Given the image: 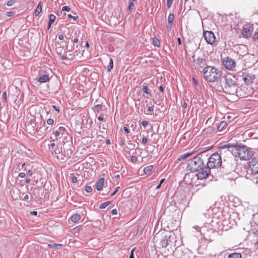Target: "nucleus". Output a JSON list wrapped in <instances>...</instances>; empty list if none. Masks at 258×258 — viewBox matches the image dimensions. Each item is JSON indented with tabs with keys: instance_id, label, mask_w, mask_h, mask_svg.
Masks as SVG:
<instances>
[{
	"instance_id": "49530a36",
	"label": "nucleus",
	"mask_w": 258,
	"mask_h": 258,
	"mask_svg": "<svg viewBox=\"0 0 258 258\" xmlns=\"http://www.w3.org/2000/svg\"><path fill=\"white\" fill-rule=\"evenodd\" d=\"M72 181L73 183H76L77 182V177L74 176L72 177Z\"/></svg>"
},
{
	"instance_id": "c9c22d12",
	"label": "nucleus",
	"mask_w": 258,
	"mask_h": 258,
	"mask_svg": "<svg viewBox=\"0 0 258 258\" xmlns=\"http://www.w3.org/2000/svg\"><path fill=\"white\" fill-rule=\"evenodd\" d=\"M54 120L52 118H49L47 120V123L49 125H51L53 123Z\"/></svg>"
},
{
	"instance_id": "4468645a",
	"label": "nucleus",
	"mask_w": 258,
	"mask_h": 258,
	"mask_svg": "<svg viewBox=\"0 0 258 258\" xmlns=\"http://www.w3.org/2000/svg\"><path fill=\"white\" fill-rule=\"evenodd\" d=\"M48 246L50 248H54L55 249H60L63 246L62 244H61L55 243L48 244Z\"/></svg>"
},
{
	"instance_id": "72a5a7b5",
	"label": "nucleus",
	"mask_w": 258,
	"mask_h": 258,
	"mask_svg": "<svg viewBox=\"0 0 258 258\" xmlns=\"http://www.w3.org/2000/svg\"><path fill=\"white\" fill-rule=\"evenodd\" d=\"M154 110V107L153 106H149L148 108V110H147V111H149V112H151V111H153ZM144 113L146 114H148V112H146L145 111Z\"/></svg>"
},
{
	"instance_id": "ea45409f",
	"label": "nucleus",
	"mask_w": 258,
	"mask_h": 258,
	"mask_svg": "<svg viewBox=\"0 0 258 258\" xmlns=\"http://www.w3.org/2000/svg\"><path fill=\"white\" fill-rule=\"evenodd\" d=\"M120 189L119 186H117L116 187L115 190L111 194V196H113L115 195V194Z\"/></svg>"
},
{
	"instance_id": "9b49d317",
	"label": "nucleus",
	"mask_w": 258,
	"mask_h": 258,
	"mask_svg": "<svg viewBox=\"0 0 258 258\" xmlns=\"http://www.w3.org/2000/svg\"><path fill=\"white\" fill-rule=\"evenodd\" d=\"M172 236V234L170 233L166 234L163 239L161 241V245L162 247H166L169 244V243L171 241V237Z\"/></svg>"
},
{
	"instance_id": "680f3d73",
	"label": "nucleus",
	"mask_w": 258,
	"mask_h": 258,
	"mask_svg": "<svg viewBox=\"0 0 258 258\" xmlns=\"http://www.w3.org/2000/svg\"><path fill=\"white\" fill-rule=\"evenodd\" d=\"M159 90H160V91H161V92H163V91H164V88L163 87V86H160L159 87Z\"/></svg>"
},
{
	"instance_id": "4d7b16f0",
	"label": "nucleus",
	"mask_w": 258,
	"mask_h": 258,
	"mask_svg": "<svg viewBox=\"0 0 258 258\" xmlns=\"http://www.w3.org/2000/svg\"><path fill=\"white\" fill-rule=\"evenodd\" d=\"M123 130L125 132H126V133H129L130 132V131L127 128V127H125V126H124L123 127Z\"/></svg>"
},
{
	"instance_id": "09e8293b",
	"label": "nucleus",
	"mask_w": 258,
	"mask_h": 258,
	"mask_svg": "<svg viewBox=\"0 0 258 258\" xmlns=\"http://www.w3.org/2000/svg\"><path fill=\"white\" fill-rule=\"evenodd\" d=\"M58 130L60 132H64L66 131V128L65 127H63V126H60L59 128H58Z\"/></svg>"
},
{
	"instance_id": "2f4dec72",
	"label": "nucleus",
	"mask_w": 258,
	"mask_h": 258,
	"mask_svg": "<svg viewBox=\"0 0 258 258\" xmlns=\"http://www.w3.org/2000/svg\"><path fill=\"white\" fill-rule=\"evenodd\" d=\"M85 190L87 192H91L92 191V188L90 186L87 185L85 187Z\"/></svg>"
},
{
	"instance_id": "37998d69",
	"label": "nucleus",
	"mask_w": 258,
	"mask_h": 258,
	"mask_svg": "<svg viewBox=\"0 0 258 258\" xmlns=\"http://www.w3.org/2000/svg\"><path fill=\"white\" fill-rule=\"evenodd\" d=\"M142 125L144 127H146L148 124V122L147 121H142L141 122Z\"/></svg>"
},
{
	"instance_id": "f704fd0d",
	"label": "nucleus",
	"mask_w": 258,
	"mask_h": 258,
	"mask_svg": "<svg viewBox=\"0 0 258 258\" xmlns=\"http://www.w3.org/2000/svg\"><path fill=\"white\" fill-rule=\"evenodd\" d=\"M165 181V179H162L160 180L159 184L156 186V189H158L160 188L161 184L164 182Z\"/></svg>"
},
{
	"instance_id": "13d9d810",
	"label": "nucleus",
	"mask_w": 258,
	"mask_h": 258,
	"mask_svg": "<svg viewBox=\"0 0 258 258\" xmlns=\"http://www.w3.org/2000/svg\"><path fill=\"white\" fill-rule=\"evenodd\" d=\"M193 228H194V229H196L197 230H198V231H199V232H201V230H200H200H199V227L198 226L196 225V226H194V227H193ZM201 233L202 234V233Z\"/></svg>"
},
{
	"instance_id": "e2e57ef3",
	"label": "nucleus",
	"mask_w": 258,
	"mask_h": 258,
	"mask_svg": "<svg viewBox=\"0 0 258 258\" xmlns=\"http://www.w3.org/2000/svg\"><path fill=\"white\" fill-rule=\"evenodd\" d=\"M29 199V196L28 195H26L24 196L23 198V200H27Z\"/></svg>"
},
{
	"instance_id": "a211bd4d",
	"label": "nucleus",
	"mask_w": 258,
	"mask_h": 258,
	"mask_svg": "<svg viewBox=\"0 0 258 258\" xmlns=\"http://www.w3.org/2000/svg\"><path fill=\"white\" fill-rule=\"evenodd\" d=\"M242 255L240 253L238 252H234L231 254H230L227 258H241Z\"/></svg>"
},
{
	"instance_id": "8fccbe9b",
	"label": "nucleus",
	"mask_w": 258,
	"mask_h": 258,
	"mask_svg": "<svg viewBox=\"0 0 258 258\" xmlns=\"http://www.w3.org/2000/svg\"><path fill=\"white\" fill-rule=\"evenodd\" d=\"M52 107L58 112H59L60 111V110H59V108L58 107L56 106H55V105H52Z\"/></svg>"
},
{
	"instance_id": "0e129e2a",
	"label": "nucleus",
	"mask_w": 258,
	"mask_h": 258,
	"mask_svg": "<svg viewBox=\"0 0 258 258\" xmlns=\"http://www.w3.org/2000/svg\"><path fill=\"white\" fill-rule=\"evenodd\" d=\"M177 41H178V44L179 45H181V39H180V38H179V37H178V38H177Z\"/></svg>"
},
{
	"instance_id": "39448f33",
	"label": "nucleus",
	"mask_w": 258,
	"mask_h": 258,
	"mask_svg": "<svg viewBox=\"0 0 258 258\" xmlns=\"http://www.w3.org/2000/svg\"><path fill=\"white\" fill-rule=\"evenodd\" d=\"M204 161L200 157L196 156L189 161L187 169L191 172L197 171L199 168L203 167Z\"/></svg>"
},
{
	"instance_id": "c756f323",
	"label": "nucleus",
	"mask_w": 258,
	"mask_h": 258,
	"mask_svg": "<svg viewBox=\"0 0 258 258\" xmlns=\"http://www.w3.org/2000/svg\"><path fill=\"white\" fill-rule=\"evenodd\" d=\"M153 43L156 46H159L160 44V41L156 38H153Z\"/></svg>"
},
{
	"instance_id": "774afa93",
	"label": "nucleus",
	"mask_w": 258,
	"mask_h": 258,
	"mask_svg": "<svg viewBox=\"0 0 258 258\" xmlns=\"http://www.w3.org/2000/svg\"><path fill=\"white\" fill-rule=\"evenodd\" d=\"M254 246L256 248H258V241L254 243Z\"/></svg>"
},
{
	"instance_id": "dca6fc26",
	"label": "nucleus",
	"mask_w": 258,
	"mask_h": 258,
	"mask_svg": "<svg viewBox=\"0 0 258 258\" xmlns=\"http://www.w3.org/2000/svg\"><path fill=\"white\" fill-rule=\"evenodd\" d=\"M49 76L47 75H43L41 76L38 79V82L40 83H45L49 81Z\"/></svg>"
},
{
	"instance_id": "864d4df0",
	"label": "nucleus",
	"mask_w": 258,
	"mask_h": 258,
	"mask_svg": "<svg viewBox=\"0 0 258 258\" xmlns=\"http://www.w3.org/2000/svg\"><path fill=\"white\" fill-rule=\"evenodd\" d=\"M142 142L143 144H146L147 142V139L145 138H143L142 140Z\"/></svg>"
},
{
	"instance_id": "0eeeda50",
	"label": "nucleus",
	"mask_w": 258,
	"mask_h": 258,
	"mask_svg": "<svg viewBox=\"0 0 258 258\" xmlns=\"http://www.w3.org/2000/svg\"><path fill=\"white\" fill-rule=\"evenodd\" d=\"M222 63L225 68L228 70H233L236 66L235 61L229 57L223 58Z\"/></svg>"
},
{
	"instance_id": "f8f14e48",
	"label": "nucleus",
	"mask_w": 258,
	"mask_h": 258,
	"mask_svg": "<svg viewBox=\"0 0 258 258\" xmlns=\"http://www.w3.org/2000/svg\"><path fill=\"white\" fill-rule=\"evenodd\" d=\"M104 178L102 177L99 179V180L97 183V185H96V189L98 191H99L101 189H102V188L103 186V185H104Z\"/></svg>"
},
{
	"instance_id": "2eb2a0df",
	"label": "nucleus",
	"mask_w": 258,
	"mask_h": 258,
	"mask_svg": "<svg viewBox=\"0 0 258 258\" xmlns=\"http://www.w3.org/2000/svg\"><path fill=\"white\" fill-rule=\"evenodd\" d=\"M242 34L243 37L248 38L251 34V32L249 29L244 28L242 30Z\"/></svg>"
},
{
	"instance_id": "7c9ffc66",
	"label": "nucleus",
	"mask_w": 258,
	"mask_h": 258,
	"mask_svg": "<svg viewBox=\"0 0 258 258\" xmlns=\"http://www.w3.org/2000/svg\"><path fill=\"white\" fill-rule=\"evenodd\" d=\"M143 92L149 95L150 93L148 92V88L147 86H144L142 88Z\"/></svg>"
},
{
	"instance_id": "4c0bfd02",
	"label": "nucleus",
	"mask_w": 258,
	"mask_h": 258,
	"mask_svg": "<svg viewBox=\"0 0 258 258\" xmlns=\"http://www.w3.org/2000/svg\"><path fill=\"white\" fill-rule=\"evenodd\" d=\"M68 18L73 19L74 21L77 20L78 19V16H76V17L73 16H72L71 14L68 15Z\"/></svg>"
},
{
	"instance_id": "6ab92c4d",
	"label": "nucleus",
	"mask_w": 258,
	"mask_h": 258,
	"mask_svg": "<svg viewBox=\"0 0 258 258\" xmlns=\"http://www.w3.org/2000/svg\"><path fill=\"white\" fill-rule=\"evenodd\" d=\"M80 219V216L79 214H76L72 216L71 220L73 222H77Z\"/></svg>"
},
{
	"instance_id": "e433bc0d",
	"label": "nucleus",
	"mask_w": 258,
	"mask_h": 258,
	"mask_svg": "<svg viewBox=\"0 0 258 258\" xmlns=\"http://www.w3.org/2000/svg\"><path fill=\"white\" fill-rule=\"evenodd\" d=\"M173 0H167V7L170 8L172 3Z\"/></svg>"
},
{
	"instance_id": "bf43d9fd",
	"label": "nucleus",
	"mask_w": 258,
	"mask_h": 258,
	"mask_svg": "<svg viewBox=\"0 0 258 258\" xmlns=\"http://www.w3.org/2000/svg\"><path fill=\"white\" fill-rule=\"evenodd\" d=\"M31 215L36 216L37 215V212L36 211H32L30 212Z\"/></svg>"
},
{
	"instance_id": "c03bdc74",
	"label": "nucleus",
	"mask_w": 258,
	"mask_h": 258,
	"mask_svg": "<svg viewBox=\"0 0 258 258\" xmlns=\"http://www.w3.org/2000/svg\"><path fill=\"white\" fill-rule=\"evenodd\" d=\"M13 15H14V13L13 12H8L6 13L7 16H8L9 17L12 16Z\"/></svg>"
},
{
	"instance_id": "f3484780",
	"label": "nucleus",
	"mask_w": 258,
	"mask_h": 258,
	"mask_svg": "<svg viewBox=\"0 0 258 258\" xmlns=\"http://www.w3.org/2000/svg\"><path fill=\"white\" fill-rule=\"evenodd\" d=\"M42 11L41 3L39 2L35 11V16H38Z\"/></svg>"
},
{
	"instance_id": "5fc2aeb1",
	"label": "nucleus",
	"mask_w": 258,
	"mask_h": 258,
	"mask_svg": "<svg viewBox=\"0 0 258 258\" xmlns=\"http://www.w3.org/2000/svg\"><path fill=\"white\" fill-rule=\"evenodd\" d=\"M60 132L59 131H55L54 135L56 137L59 136Z\"/></svg>"
},
{
	"instance_id": "20e7f679",
	"label": "nucleus",
	"mask_w": 258,
	"mask_h": 258,
	"mask_svg": "<svg viewBox=\"0 0 258 258\" xmlns=\"http://www.w3.org/2000/svg\"><path fill=\"white\" fill-rule=\"evenodd\" d=\"M208 167L211 169L220 168V170L223 168V167H221L222 165V159L221 155L218 153L213 154L208 159L207 163Z\"/></svg>"
},
{
	"instance_id": "de8ad7c7",
	"label": "nucleus",
	"mask_w": 258,
	"mask_h": 258,
	"mask_svg": "<svg viewBox=\"0 0 258 258\" xmlns=\"http://www.w3.org/2000/svg\"><path fill=\"white\" fill-rule=\"evenodd\" d=\"M3 96L4 99L6 101H7V93L6 91L4 92L3 93Z\"/></svg>"
},
{
	"instance_id": "58836bf2",
	"label": "nucleus",
	"mask_w": 258,
	"mask_h": 258,
	"mask_svg": "<svg viewBox=\"0 0 258 258\" xmlns=\"http://www.w3.org/2000/svg\"><path fill=\"white\" fill-rule=\"evenodd\" d=\"M62 10L63 11H67V12H69L70 11V8L68 7V6H63L62 8Z\"/></svg>"
},
{
	"instance_id": "cd10ccee",
	"label": "nucleus",
	"mask_w": 258,
	"mask_h": 258,
	"mask_svg": "<svg viewBox=\"0 0 258 258\" xmlns=\"http://www.w3.org/2000/svg\"><path fill=\"white\" fill-rule=\"evenodd\" d=\"M204 61L205 60L201 57H198L196 60V62L197 64L199 65H201L202 64H203Z\"/></svg>"
},
{
	"instance_id": "f03ea898",
	"label": "nucleus",
	"mask_w": 258,
	"mask_h": 258,
	"mask_svg": "<svg viewBox=\"0 0 258 258\" xmlns=\"http://www.w3.org/2000/svg\"><path fill=\"white\" fill-rule=\"evenodd\" d=\"M205 79L211 83L217 81L221 77V72L214 67L207 66L203 70Z\"/></svg>"
},
{
	"instance_id": "f257e3e1",
	"label": "nucleus",
	"mask_w": 258,
	"mask_h": 258,
	"mask_svg": "<svg viewBox=\"0 0 258 258\" xmlns=\"http://www.w3.org/2000/svg\"><path fill=\"white\" fill-rule=\"evenodd\" d=\"M235 148L236 151V156L239 158L241 160L248 161L253 156L252 151L250 148L246 145L241 144H227L220 147L219 152L220 154L223 153L233 152L230 150L231 148Z\"/></svg>"
},
{
	"instance_id": "b1692460",
	"label": "nucleus",
	"mask_w": 258,
	"mask_h": 258,
	"mask_svg": "<svg viewBox=\"0 0 258 258\" xmlns=\"http://www.w3.org/2000/svg\"><path fill=\"white\" fill-rule=\"evenodd\" d=\"M110 204H111V201H107V202H104L100 205L99 208L101 209H104L106 207H107L108 205H109Z\"/></svg>"
},
{
	"instance_id": "7ed1b4c3",
	"label": "nucleus",
	"mask_w": 258,
	"mask_h": 258,
	"mask_svg": "<svg viewBox=\"0 0 258 258\" xmlns=\"http://www.w3.org/2000/svg\"><path fill=\"white\" fill-rule=\"evenodd\" d=\"M224 92L230 95H235L237 93V86L235 81L230 76H226L223 83Z\"/></svg>"
},
{
	"instance_id": "052dcab7",
	"label": "nucleus",
	"mask_w": 258,
	"mask_h": 258,
	"mask_svg": "<svg viewBox=\"0 0 258 258\" xmlns=\"http://www.w3.org/2000/svg\"><path fill=\"white\" fill-rule=\"evenodd\" d=\"M61 59L62 60H65L67 59V56L66 55H62L61 56Z\"/></svg>"
},
{
	"instance_id": "4be33fe9",
	"label": "nucleus",
	"mask_w": 258,
	"mask_h": 258,
	"mask_svg": "<svg viewBox=\"0 0 258 258\" xmlns=\"http://www.w3.org/2000/svg\"><path fill=\"white\" fill-rule=\"evenodd\" d=\"M192 154H193L192 153H187L184 154L178 158V160L181 161V160H184L186 158L190 156Z\"/></svg>"
},
{
	"instance_id": "393cba45",
	"label": "nucleus",
	"mask_w": 258,
	"mask_h": 258,
	"mask_svg": "<svg viewBox=\"0 0 258 258\" xmlns=\"http://www.w3.org/2000/svg\"><path fill=\"white\" fill-rule=\"evenodd\" d=\"M55 19H56L55 16L53 14H50L49 16V20L48 23H49L50 24H52L54 22Z\"/></svg>"
},
{
	"instance_id": "a878e982",
	"label": "nucleus",
	"mask_w": 258,
	"mask_h": 258,
	"mask_svg": "<svg viewBox=\"0 0 258 258\" xmlns=\"http://www.w3.org/2000/svg\"><path fill=\"white\" fill-rule=\"evenodd\" d=\"M72 150L71 149H69L67 150L66 153L65 152V151H64V155L66 157L69 158L70 157H71V155L72 154Z\"/></svg>"
},
{
	"instance_id": "a18cd8bd",
	"label": "nucleus",
	"mask_w": 258,
	"mask_h": 258,
	"mask_svg": "<svg viewBox=\"0 0 258 258\" xmlns=\"http://www.w3.org/2000/svg\"><path fill=\"white\" fill-rule=\"evenodd\" d=\"M111 213L112 215H117V211L116 209H113L111 211Z\"/></svg>"
},
{
	"instance_id": "c85d7f7f",
	"label": "nucleus",
	"mask_w": 258,
	"mask_h": 258,
	"mask_svg": "<svg viewBox=\"0 0 258 258\" xmlns=\"http://www.w3.org/2000/svg\"><path fill=\"white\" fill-rule=\"evenodd\" d=\"M135 5L134 2H130L129 6L127 8V11H131L134 8Z\"/></svg>"
},
{
	"instance_id": "3c124183",
	"label": "nucleus",
	"mask_w": 258,
	"mask_h": 258,
	"mask_svg": "<svg viewBox=\"0 0 258 258\" xmlns=\"http://www.w3.org/2000/svg\"><path fill=\"white\" fill-rule=\"evenodd\" d=\"M19 176L21 178H24L25 176V173L24 172H21L19 173Z\"/></svg>"
},
{
	"instance_id": "aec40b11",
	"label": "nucleus",
	"mask_w": 258,
	"mask_h": 258,
	"mask_svg": "<svg viewBox=\"0 0 258 258\" xmlns=\"http://www.w3.org/2000/svg\"><path fill=\"white\" fill-rule=\"evenodd\" d=\"M153 166L152 165H149L148 166H146L144 169V172L146 174H149L153 169Z\"/></svg>"
},
{
	"instance_id": "ddd939ff",
	"label": "nucleus",
	"mask_w": 258,
	"mask_h": 258,
	"mask_svg": "<svg viewBox=\"0 0 258 258\" xmlns=\"http://www.w3.org/2000/svg\"><path fill=\"white\" fill-rule=\"evenodd\" d=\"M174 20V15L173 14L169 15L168 17V24L170 29H171Z\"/></svg>"
},
{
	"instance_id": "6e6d98bb",
	"label": "nucleus",
	"mask_w": 258,
	"mask_h": 258,
	"mask_svg": "<svg viewBox=\"0 0 258 258\" xmlns=\"http://www.w3.org/2000/svg\"><path fill=\"white\" fill-rule=\"evenodd\" d=\"M58 38L59 40H63V39L64 37H63V35L60 34V35H58Z\"/></svg>"
},
{
	"instance_id": "79ce46f5",
	"label": "nucleus",
	"mask_w": 258,
	"mask_h": 258,
	"mask_svg": "<svg viewBox=\"0 0 258 258\" xmlns=\"http://www.w3.org/2000/svg\"><path fill=\"white\" fill-rule=\"evenodd\" d=\"M131 160L133 162H136L137 161V158L136 156H132L131 157Z\"/></svg>"
},
{
	"instance_id": "5701e85b",
	"label": "nucleus",
	"mask_w": 258,
	"mask_h": 258,
	"mask_svg": "<svg viewBox=\"0 0 258 258\" xmlns=\"http://www.w3.org/2000/svg\"><path fill=\"white\" fill-rule=\"evenodd\" d=\"M113 68V61L111 58H110L109 63L107 67V71H110Z\"/></svg>"
},
{
	"instance_id": "423d86ee",
	"label": "nucleus",
	"mask_w": 258,
	"mask_h": 258,
	"mask_svg": "<svg viewBox=\"0 0 258 258\" xmlns=\"http://www.w3.org/2000/svg\"><path fill=\"white\" fill-rule=\"evenodd\" d=\"M197 178L198 179L202 180L208 177L211 173V169L208 167V166L204 163L203 167L198 168L197 171Z\"/></svg>"
},
{
	"instance_id": "bb28decb",
	"label": "nucleus",
	"mask_w": 258,
	"mask_h": 258,
	"mask_svg": "<svg viewBox=\"0 0 258 258\" xmlns=\"http://www.w3.org/2000/svg\"><path fill=\"white\" fill-rule=\"evenodd\" d=\"M101 108H102V105L100 104H97V105H96L94 107L93 110H94V112H99V111L101 110Z\"/></svg>"
},
{
	"instance_id": "473e14b6",
	"label": "nucleus",
	"mask_w": 258,
	"mask_h": 258,
	"mask_svg": "<svg viewBox=\"0 0 258 258\" xmlns=\"http://www.w3.org/2000/svg\"><path fill=\"white\" fill-rule=\"evenodd\" d=\"M15 4V1H13V0H11V1H9L7 2V5L8 6H12L14 5Z\"/></svg>"
},
{
	"instance_id": "a19ab883",
	"label": "nucleus",
	"mask_w": 258,
	"mask_h": 258,
	"mask_svg": "<svg viewBox=\"0 0 258 258\" xmlns=\"http://www.w3.org/2000/svg\"><path fill=\"white\" fill-rule=\"evenodd\" d=\"M253 39L254 41H258V32L254 34Z\"/></svg>"
},
{
	"instance_id": "69168bd1",
	"label": "nucleus",
	"mask_w": 258,
	"mask_h": 258,
	"mask_svg": "<svg viewBox=\"0 0 258 258\" xmlns=\"http://www.w3.org/2000/svg\"><path fill=\"white\" fill-rule=\"evenodd\" d=\"M28 174L29 175H30V176H32V174H33V172H32V171L31 170H29V171H28Z\"/></svg>"
},
{
	"instance_id": "412c9836",
	"label": "nucleus",
	"mask_w": 258,
	"mask_h": 258,
	"mask_svg": "<svg viewBox=\"0 0 258 258\" xmlns=\"http://www.w3.org/2000/svg\"><path fill=\"white\" fill-rule=\"evenodd\" d=\"M227 123L225 121H222L217 127V130L219 131H221L226 126Z\"/></svg>"
},
{
	"instance_id": "1a4fd4ad",
	"label": "nucleus",
	"mask_w": 258,
	"mask_h": 258,
	"mask_svg": "<svg viewBox=\"0 0 258 258\" xmlns=\"http://www.w3.org/2000/svg\"><path fill=\"white\" fill-rule=\"evenodd\" d=\"M249 167L252 174H258V159L256 158L252 159L249 163Z\"/></svg>"
},
{
	"instance_id": "338daca9",
	"label": "nucleus",
	"mask_w": 258,
	"mask_h": 258,
	"mask_svg": "<svg viewBox=\"0 0 258 258\" xmlns=\"http://www.w3.org/2000/svg\"><path fill=\"white\" fill-rule=\"evenodd\" d=\"M98 119L100 121H102L103 120V117L101 116H99L98 117Z\"/></svg>"
},
{
	"instance_id": "6e6552de",
	"label": "nucleus",
	"mask_w": 258,
	"mask_h": 258,
	"mask_svg": "<svg viewBox=\"0 0 258 258\" xmlns=\"http://www.w3.org/2000/svg\"><path fill=\"white\" fill-rule=\"evenodd\" d=\"M203 36L206 41L209 44H213L216 42V37L212 31H204Z\"/></svg>"
},
{
	"instance_id": "9d476101",
	"label": "nucleus",
	"mask_w": 258,
	"mask_h": 258,
	"mask_svg": "<svg viewBox=\"0 0 258 258\" xmlns=\"http://www.w3.org/2000/svg\"><path fill=\"white\" fill-rule=\"evenodd\" d=\"M242 76L243 81L247 84H251L255 79L254 76L252 74L245 73L243 74Z\"/></svg>"
},
{
	"instance_id": "603ef678",
	"label": "nucleus",
	"mask_w": 258,
	"mask_h": 258,
	"mask_svg": "<svg viewBox=\"0 0 258 258\" xmlns=\"http://www.w3.org/2000/svg\"><path fill=\"white\" fill-rule=\"evenodd\" d=\"M192 80H193V81H194V84L195 86H198L199 85V83L195 79V78H192Z\"/></svg>"
}]
</instances>
